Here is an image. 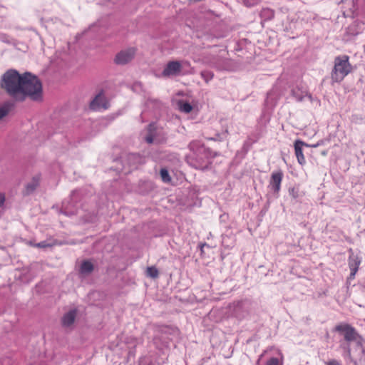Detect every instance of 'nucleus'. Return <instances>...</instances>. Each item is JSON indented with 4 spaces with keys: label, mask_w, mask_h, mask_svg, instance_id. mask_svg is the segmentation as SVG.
<instances>
[{
    "label": "nucleus",
    "mask_w": 365,
    "mask_h": 365,
    "mask_svg": "<svg viewBox=\"0 0 365 365\" xmlns=\"http://www.w3.org/2000/svg\"><path fill=\"white\" fill-rule=\"evenodd\" d=\"M76 317V311L75 309L70 310L63 316L61 319L62 325L66 327H70L73 324Z\"/></svg>",
    "instance_id": "nucleus-16"
},
{
    "label": "nucleus",
    "mask_w": 365,
    "mask_h": 365,
    "mask_svg": "<svg viewBox=\"0 0 365 365\" xmlns=\"http://www.w3.org/2000/svg\"><path fill=\"white\" fill-rule=\"evenodd\" d=\"M179 110L185 113H189L192 110V106L190 103L183 101H179L178 103Z\"/></svg>",
    "instance_id": "nucleus-24"
},
{
    "label": "nucleus",
    "mask_w": 365,
    "mask_h": 365,
    "mask_svg": "<svg viewBox=\"0 0 365 365\" xmlns=\"http://www.w3.org/2000/svg\"><path fill=\"white\" fill-rule=\"evenodd\" d=\"M188 147L195 155V160L197 164L196 165V168L201 170L207 168L208 165L205 157L202 156L206 155V148L199 141H192Z\"/></svg>",
    "instance_id": "nucleus-5"
},
{
    "label": "nucleus",
    "mask_w": 365,
    "mask_h": 365,
    "mask_svg": "<svg viewBox=\"0 0 365 365\" xmlns=\"http://www.w3.org/2000/svg\"><path fill=\"white\" fill-rule=\"evenodd\" d=\"M322 154L323 155H327V151H323Z\"/></svg>",
    "instance_id": "nucleus-41"
},
{
    "label": "nucleus",
    "mask_w": 365,
    "mask_h": 365,
    "mask_svg": "<svg viewBox=\"0 0 365 365\" xmlns=\"http://www.w3.org/2000/svg\"><path fill=\"white\" fill-rule=\"evenodd\" d=\"M145 140L148 143H152L153 142V138L151 135H148L145 138Z\"/></svg>",
    "instance_id": "nucleus-37"
},
{
    "label": "nucleus",
    "mask_w": 365,
    "mask_h": 365,
    "mask_svg": "<svg viewBox=\"0 0 365 365\" xmlns=\"http://www.w3.org/2000/svg\"><path fill=\"white\" fill-rule=\"evenodd\" d=\"M283 174L281 171L273 173L271 175L269 187L276 194L280 190V185L282 180Z\"/></svg>",
    "instance_id": "nucleus-13"
},
{
    "label": "nucleus",
    "mask_w": 365,
    "mask_h": 365,
    "mask_svg": "<svg viewBox=\"0 0 365 365\" xmlns=\"http://www.w3.org/2000/svg\"><path fill=\"white\" fill-rule=\"evenodd\" d=\"M350 10L352 18L365 16V0H353Z\"/></svg>",
    "instance_id": "nucleus-12"
},
{
    "label": "nucleus",
    "mask_w": 365,
    "mask_h": 365,
    "mask_svg": "<svg viewBox=\"0 0 365 365\" xmlns=\"http://www.w3.org/2000/svg\"><path fill=\"white\" fill-rule=\"evenodd\" d=\"M109 106V102L104 93H98L90 103V108L93 110H106Z\"/></svg>",
    "instance_id": "nucleus-7"
},
{
    "label": "nucleus",
    "mask_w": 365,
    "mask_h": 365,
    "mask_svg": "<svg viewBox=\"0 0 365 365\" xmlns=\"http://www.w3.org/2000/svg\"><path fill=\"white\" fill-rule=\"evenodd\" d=\"M4 201H5L4 195L2 193H0V207L4 204Z\"/></svg>",
    "instance_id": "nucleus-36"
},
{
    "label": "nucleus",
    "mask_w": 365,
    "mask_h": 365,
    "mask_svg": "<svg viewBox=\"0 0 365 365\" xmlns=\"http://www.w3.org/2000/svg\"><path fill=\"white\" fill-rule=\"evenodd\" d=\"M122 160L125 165L130 168H136L138 165L144 163V159L139 154L129 153L122 157Z\"/></svg>",
    "instance_id": "nucleus-9"
},
{
    "label": "nucleus",
    "mask_w": 365,
    "mask_h": 365,
    "mask_svg": "<svg viewBox=\"0 0 365 365\" xmlns=\"http://www.w3.org/2000/svg\"><path fill=\"white\" fill-rule=\"evenodd\" d=\"M292 97L299 102L304 101H309L310 102L312 101V96L309 93H292Z\"/></svg>",
    "instance_id": "nucleus-19"
},
{
    "label": "nucleus",
    "mask_w": 365,
    "mask_h": 365,
    "mask_svg": "<svg viewBox=\"0 0 365 365\" xmlns=\"http://www.w3.org/2000/svg\"><path fill=\"white\" fill-rule=\"evenodd\" d=\"M201 75L202 76V78L207 82L209 80L212 79V77H213V74L212 72L210 71H202L201 73Z\"/></svg>",
    "instance_id": "nucleus-29"
},
{
    "label": "nucleus",
    "mask_w": 365,
    "mask_h": 365,
    "mask_svg": "<svg viewBox=\"0 0 365 365\" xmlns=\"http://www.w3.org/2000/svg\"><path fill=\"white\" fill-rule=\"evenodd\" d=\"M13 94H29L28 95V99L36 101V102H40L43 100V93H12Z\"/></svg>",
    "instance_id": "nucleus-23"
},
{
    "label": "nucleus",
    "mask_w": 365,
    "mask_h": 365,
    "mask_svg": "<svg viewBox=\"0 0 365 365\" xmlns=\"http://www.w3.org/2000/svg\"><path fill=\"white\" fill-rule=\"evenodd\" d=\"M126 88L132 89L134 91H137L138 90H140L142 88H141V84L140 83L137 82V83H135L131 86H128Z\"/></svg>",
    "instance_id": "nucleus-31"
},
{
    "label": "nucleus",
    "mask_w": 365,
    "mask_h": 365,
    "mask_svg": "<svg viewBox=\"0 0 365 365\" xmlns=\"http://www.w3.org/2000/svg\"><path fill=\"white\" fill-rule=\"evenodd\" d=\"M21 91H43L42 83L39 78L31 72L21 73Z\"/></svg>",
    "instance_id": "nucleus-3"
},
{
    "label": "nucleus",
    "mask_w": 365,
    "mask_h": 365,
    "mask_svg": "<svg viewBox=\"0 0 365 365\" xmlns=\"http://www.w3.org/2000/svg\"><path fill=\"white\" fill-rule=\"evenodd\" d=\"M98 91L103 92V88H101V89H100Z\"/></svg>",
    "instance_id": "nucleus-42"
},
{
    "label": "nucleus",
    "mask_w": 365,
    "mask_h": 365,
    "mask_svg": "<svg viewBox=\"0 0 365 365\" xmlns=\"http://www.w3.org/2000/svg\"><path fill=\"white\" fill-rule=\"evenodd\" d=\"M181 68L179 61H170L163 71L162 75L166 77L178 76L181 72Z\"/></svg>",
    "instance_id": "nucleus-11"
},
{
    "label": "nucleus",
    "mask_w": 365,
    "mask_h": 365,
    "mask_svg": "<svg viewBox=\"0 0 365 365\" xmlns=\"http://www.w3.org/2000/svg\"><path fill=\"white\" fill-rule=\"evenodd\" d=\"M50 246L51 245L48 243H47L46 241L40 242L36 245V247H40V248H46V247H48Z\"/></svg>",
    "instance_id": "nucleus-34"
},
{
    "label": "nucleus",
    "mask_w": 365,
    "mask_h": 365,
    "mask_svg": "<svg viewBox=\"0 0 365 365\" xmlns=\"http://www.w3.org/2000/svg\"><path fill=\"white\" fill-rule=\"evenodd\" d=\"M318 146H319V143H317L316 144H314V145H308V146H307V147L317 148V147H318Z\"/></svg>",
    "instance_id": "nucleus-39"
},
{
    "label": "nucleus",
    "mask_w": 365,
    "mask_h": 365,
    "mask_svg": "<svg viewBox=\"0 0 365 365\" xmlns=\"http://www.w3.org/2000/svg\"><path fill=\"white\" fill-rule=\"evenodd\" d=\"M147 276L155 279L158 277L159 272L156 267H148L146 270Z\"/></svg>",
    "instance_id": "nucleus-25"
},
{
    "label": "nucleus",
    "mask_w": 365,
    "mask_h": 365,
    "mask_svg": "<svg viewBox=\"0 0 365 365\" xmlns=\"http://www.w3.org/2000/svg\"><path fill=\"white\" fill-rule=\"evenodd\" d=\"M14 107V103L11 101L4 102L0 106V121L13 110Z\"/></svg>",
    "instance_id": "nucleus-17"
},
{
    "label": "nucleus",
    "mask_w": 365,
    "mask_h": 365,
    "mask_svg": "<svg viewBox=\"0 0 365 365\" xmlns=\"http://www.w3.org/2000/svg\"><path fill=\"white\" fill-rule=\"evenodd\" d=\"M349 267L351 270L349 279H354L361 264V258L357 254H354L351 249L349 250Z\"/></svg>",
    "instance_id": "nucleus-10"
},
{
    "label": "nucleus",
    "mask_w": 365,
    "mask_h": 365,
    "mask_svg": "<svg viewBox=\"0 0 365 365\" xmlns=\"http://www.w3.org/2000/svg\"><path fill=\"white\" fill-rule=\"evenodd\" d=\"M365 29V23L363 21H355L347 28V34L355 36L361 34Z\"/></svg>",
    "instance_id": "nucleus-14"
},
{
    "label": "nucleus",
    "mask_w": 365,
    "mask_h": 365,
    "mask_svg": "<svg viewBox=\"0 0 365 365\" xmlns=\"http://www.w3.org/2000/svg\"><path fill=\"white\" fill-rule=\"evenodd\" d=\"M289 195H292V197L294 199H296L297 197H298V191L296 190L294 187L289 188Z\"/></svg>",
    "instance_id": "nucleus-33"
},
{
    "label": "nucleus",
    "mask_w": 365,
    "mask_h": 365,
    "mask_svg": "<svg viewBox=\"0 0 365 365\" xmlns=\"http://www.w3.org/2000/svg\"><path fill=\"white\" fill-rule=\"evenodd\" d=\"M346 55L339 56L334 58V66L331 71V79L335 82L341 81L351 71V66Z\"/></svg>",
    "instance_id": "nucleus-2"
},
{
    "label": "nucleus",
    "mask_w": 365,
    "mask_h": 365,
    "mask_svg": "<svg viewBox=\"0 0 365 365\" xmlns=\"http://www.w3.org/2000/svg\"><path fill=\"white\" fill-rule=\"evenodd\" d=\"M356 351L358 352L359 361L361 365H365V347L364 346V341L359 344L356 345Z\"/></svg>",
    "instance_id": "nucleus-21"
},
{
    "label": "nucleus",
    "mask_w": 365,
    "mask_h": 365,
    "mask_svg": "<svg viewBox=\"0 0 365 365\" xmlns=\"http://www.w3.org/2000/svg\"><path fill=\"white\" fill-rule=\"evenodd\" d=\"M261 0H244V3L247 6H253L258 3H259Z\"/></svg>",
    "instance_id": "nucleus-30"
},
{
    "label": "nucleus",
    "mask_w": 365,
    "mask_h": 365,
    "mask_svg": "<svg viewBox=\"0 0 365 365\" xmlns=\"http://www.w3.org/2000/svg\"><path fill=\"white\" fill-rule=\"evenodd\" d=\"M135 49L129 48L118 52L115 58V63L118 65H125L129 63L135 56Z\"/></svg>",
    "instance_id": "nucleus-8"
},
{
    "label": "nucleus",
    "mask_w": 365,
    "mask_h": 365,
    "mask_svg": "<svg viewBox=\"0 0 365 365\" xmlns=\"http://www.w3.org/2000/svg\"><path fill=\"white\" fill-rule=\"evenodd\" d=\"M308 146V144L304 143L302 140H297L294 143V150L295 155L297 158V161L300 165H304L305 163V158L302 153V147Z\"/></svg>",
    "instance_id": "nucleus-15"
},
{
    "label": "nucleus",
    "mask_w": 365,
    "mask_h": 365,
    "mask_svg": "<svg viewBox=\"0 0 365 365\" xmlns=\"http://www.w3.org/2000/svg\"><path fill=\"white\" fill-rule=\"evenodd\" d=\"M93 264L89 261H83L80 267V272L83 274H89L93 270Z\"/></svg>",
    "instance_id": "nucleus-20"
},
{
    "label": "nucleus",
    "mask_w": 365,
    "mask_h": 365,
    "mask_svg": "<svg viewBox=\"0 0 365 365\" xmlns=\"http://www.w3.org/2000/svg\"><path fill=\"white\" fill-rule=\"evenodd\" d=\"M334 331L344 336V339L347 343L355 342L356 345L361 344L363 341L362 337L359 334L355 328L349 324H339L334 328Z\"/></svg>",
    "instance_id": "nucleus-4"
},
{
    "label": "nucleus",
    "mask_w": 365,
    "mask_h": 365,
    "mask_svg": "<svg viewBox=\"0 0 365 365\" xmlns=\"http://www.w3.org/2000/svg\"><path fill=\"white\" fill-rule=\"evenodd\" d=\"M324 143L323 140L318 141L317 143H319V145H322Z\"/></svg>",
    "instance_id": "nucleus-40"
},
{
    "label": "nucleus",
    "mask_w": 365,
    "mask_h": 365,
    "mask_svg": "<svg viewBox=\"0 0 365 365\" xmlns=\"http://www.w3.org/2000/svg\"><path fill=\"white\" fill-rule=\"evenodd\" d=\"M266 365H279V359L277 358L272 357L267 361Z\"/></svg>",
    "instance_id": "nucleus-32"
},
{
    "label": "nucleus",
    "mask_w": 365,
    "mask_h": 365,
    "mask_svg": "<svg viewBox=\"0 0 365 365\" xmlns=\"http://www.w3.org/2000/svg\"><path fill=\"white\" fill-rule=\"evenodd\" d=\"M21 73L14 68L6 70L1 76L0 87L4 91H21Z\"/></svg>",
    "instance_id": "nucleus-1"
},
{
    "label": "nucleus",
    "mask_w": 365,
    "mask_h": 365,
    "mask_svg": "<svg viewBox=\"0 0 365 365\" xmlns=\"http://www.w3.org/2000/svg\"><path fill=\"white\" fill-rule=\"evenodd\" d=\"M246 304L247 302L245 301L237 302L234 304V312L237 316H238V312L240 309H243L245 307Z\"/></svg>",
    "instance_id": "nucleus-27"
},
{
    "label": "nucleus",
    "mask_w": 365,
    "mask_h": 365,
    "mask_svg": "<svg viewBox=\"0 0 365 365\" xmlns=\"http://www.w3.org/2000/svg\"><path fill=\"white\" fill-rule=\"evenodd\" d=\"M38 182L35 178L33 179V180L28 183L26 187L25 190H24L23 193L24 195H29L31 194L38 187Z\"/></svg>",
    "instance_id": "nucleus-22"
},
{
    "label": "nucleus",
    "mask_w": 365,
    "mask_h": 365,
    "mask_svg": "<svg viewBox=\"0 0 365 365\" xmlns=\"http://www.w3.org/2000/svg\"><path fill=\"white\" fill-rule=\"evenodd\" d=\"M160 177L164 182H169L171 181V178L166 168H162L160 171Z\"/></svg>",
    "instance_id": "nucleus-26"
},
{
    "label": "nucleus",
    "mask_w": 365,
    "mask_h": 365,
    "mask_svg": "<svg viewBox=\"0 0 365 365\" xmlns=\"http://www.w3.org/2000/svg\"><path fill=\"white\" fill-rule=\"evenodd\" d=\"M63 209L65 210L63 212L65 214V215H68V214H74L73 212H68L66 210L67 207H65V205H63Z\"/></svg>",
    "instance_id": "nucleus-38"
},
{
    "label": "nucleus",
    "mask_w": 365,
    "mask_h": 365,
    "mask_svg": "<svg viewBox=\"0 0 365 365\" xmlns=\"http://www.w3.org/2000/svg\"><path fill=\"white\" fill-rule=\"evenodd\" d=\"M202 62L217 71L227 70L228 68L227 60L220 55L205 56Z\"/></svg>",
    "instance_id": "nucleus-6"
},
{
    "label": "nucleus",
    "mask_w": 365,
    "mask_h": 365,
    "mask_svg": "<svg viewBox=\"0 0 365 365\" xmlns=\"http://www.w3.org/2000/svg\"><path fill=\"white\" fill-rule=\"evenodd\" d=\"M327 365H340V363L338 361L333 359V360L328 361L327 363Z\"/></svg>",
    "instance_id": "nucleus-35"
},
{
    "label": "nucleus",
    "mask_w": 365,
    "mask_h": 365,
    "mask_svg": "<svg viewBox=\"0 0 365 365\" xmlns=\"http://www.w3.org/2000/svg\"><path fill=\"white\" fill-rule=\"evenodd\" d=\"M274 16V10L269 8H264L260 11V17L264 21H270Z\"/></svg>",
    "instance_id": "nucleus-18"
},
{
    "label": "nucleus",
    "mask_w": 365,
    "mask_h": 365,
    "mask_svg": "<svg viewBox=\"0 0 365 365\" xmlns=\"http://www.w3.org/2000/svg\"><path fill=\"white\" fill-rule=\"evenodd\" d=\"M10 93L11 95L12 98L14 99L16 101H24L29 98V94H13L12 93Z\"/></svg>",
    "instance_id": "nucleus-28"
}]
</instances>
